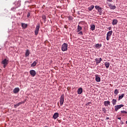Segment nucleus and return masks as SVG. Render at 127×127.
I'll return each instance as SVG.
<instances>
[{
    "label": "nucleus",
    "instance_id": "nucleus-20",
    "mask_svg": "<svg viewBox=\"0 0 127 127\" xmlns=\"http://www.w3.org/2000/svg\"><path fill=\"white\" fill-rule=\"evenodd\" d=\"M105 67H106L107 69L110 67V63L108 62H106L105 63Z\"/></svg>",
    "mask_w": 127,
    "mask_h": 127
},
{
    "label": "nucleus",
    "instance_id": "nucleus-19",
    "mask_svg": "<svg viewBox=\"0 0 127 127\" xmlns=\"http://www.w3.org/2000/svg\"><path fill=\"white\" fill-rule=\"evenodd\" d=\"M96 27V26H95V25L94 24H92L90 26V28L91 29V30H95V28Z\"/></svg>",
    "mask_w": 127,
    "mask_h": 127
},
{
    "label": "nucleus",
    "instance_id": "nucleus-4",
    "mask_svg": "<svg viewBox=\"0 0 127 127\" xmlns=\"http://www.w3.org/2000/svg\"><path fill=\"white\" fill-rule=\"evenodd\" d=\"M112 34H113V31H110L107 33V37H106L107 40H108V41L110 40V39L111 38V37L112 36Z\"/></svg>",
    "mask_w": 127,
    "mask_h": 127
},
{
    "label": "nucleus",
    "instance_id": "nucleus-5",
    "mask_svg": "<svg viewBox=\"0 0 127 127\" xmlns=\"http://www.w3.org/2000/svg\"><path fill=\"white\" fill-rule=\"evenodd\" d=\"M107 4L108 5L110 9H116V5L112 4V3L107 2Z\"/></svg>",
    "mask_w": 127,
    "mask_h": 127
},
{
    "label": "nucleus",
    "instance_id": "nucleus-36",
    "mask_svg": "<svg viewBox=\"0 0 127 127\" xmlns=\"http://www.w3.org/2000/svg\"><path fill=\"white\" fill-rule=\"evenodd\" d=\"M118 119V120H121V117H119Z\"/></svg>",
    "mask_w": 127,
    "mask_h": 127
},
{
    "label": "nucleus",
    "instance_id": "nucleus-30",
    "mask_svg": "<svg viewBox=\"0 0 127 127\" xmlns=\"http://www.w3.org/2000/svg\"><path fill=\"white\" fill-rule=\"evenodd\" d=\"M78 34H80V35H83V32L82 31H80L78 33Z\"/></svg>",
    "mask_w": 127,
    "mask_h": 127
},
{
    "label": "nucleus",
    "instance_id": "nucleus-16",
    "mask_svg": "<svg viewBox=\"0 0 127 127\" xmlns=\"http://www.w3.org/2000/svg\"><path fill=\"white\" fill-rule=\"evenodd\" d=\"M118 24V20L117 19H114L112 22L113 25H116Z\"/></svg>",
    "mask_w": 127,
    "mask_h": 127
},
{
    "label": "nucleus",
    "instance_id": "nucleus-23",
    "mask_svg": "<svg viewBox=\"0 0 127 127\" xmlns=\"http://www.w3.org/2000/svg\"><path fill=\"white\" fill-rule=\"evenodd\" d=\"M112 104L113 106H115L117 104V100L116 99H113L112 100Z\"/></svg>",
    "mask_w": 127,
    "mask_h": 127
},
{
    "label": "nucleus",
    "instance_id": "nucleus-28",
    "mask_svg": "<svg viewBox=\"0 0 127 127\" xmlns=\"http://www.w3.org/2000/svg\"><path fill=\"white\" fill-rule=\"evenodd\" d=\"M35 75H36V72L35 70H32V76H35Z\"/></svg>",
    "mask_w": 127,
    "mask_h": 127
},
{
    "label": "nucleus",
    "instance_id": "nucleus-29",
    "mask_svg": "<svg viewBox=\"0 0 127 127\" xmlns=\"http://www.w3.org/2000/svg\"><path fill=\"white\" fill-rule=\"evenodd\" d=\"M122 114H127V112L125 111H121Z\"/></svg>",
    "mask_w": 127,
    "mask_h": 127
},
{
    "label": "nucleus",
    "instance_id": "nucleus-1",
    "mask_svg": "<svg viewBox=\"0 0 127 127\" xmlns=\"http://www.w3.org/2000/svg\"><path fill=\"white\" fill-rule=\"evenodd\" d=\"M67 50H68V44L64 43L62 46V51L64 52Z\"/></svg>",
    "mask_w": 127,
    "mask_h": 127
},
{
    "label": "nucleus",
    "instance_id": "nucleus-15",
    "mask_svg": "<svg viewBox=\"0 0 127 127\" xmlns=\"http://www.w3.org/2000/svg\"><path fill=\"white\" fill-rule=\"evenodd\" d=\"M22 104H23V102H19L17 104H15L14 105V108H15V109H16V108H17V107H18L19 106H20V105H22Z\"/></svg>",
    "mask_w": 127,
    "mask_h": 127
},
{
    "label": "nucleus",
    "instance_id": "nucleus-13",
    "mask_svg": "<svg viewBox=\"0 0 127 127\" xmlns=\"http://www.w3.org/2000/svg\"><path fill=\"white\" fill-rule=\"evenodd\" d=\"M82 93H83V88L80 87V88H78L77 90V94L78 95H81V94H82Z\"/></svg>",
    "mask_w": 127,
    "mask_h": 127
},
{
    "label": "nucleus",
    "instance_id": "nucleus-12",
    "mask_svg": "<svg viewBox=\"0 0 127 127\" xmlns=\"http://www.w3.org/2000/svg\"><path fill=\"white\" fill-rule=\"evenodd\" d=\"M104 105L105 107H108L109 105L110 106V105H111V102L109 101H104Z\"/></svg>",
    "mask_w": 127,
    "mask_h": 127
},
{
    "label": "nucleus",
    "instance_id": "nucleus-17",
    "mask_svg": "<svg viewBox=\"0 0 127 127\" xmlns=\"http://www.w3.org/2000/svg\"><path fill=\"white\" fill-rule=\"evenodd\" d=\"M21 26H22V27H23V28L25 29V28H26V27H27V24H26L25 23H22Z\"/></svg>",
    "mask_w": 127,
    "mask_h": 127
},
{
    "label": "nucleus",
    "instance_id": "nucleus-27",
    "mask_svg": "<svg viewBox=\"0 0 127 127\" xmlns=\"http://www.w3.org/2000/svg\"><path fill=\"white\" fill-rule=\"evenodd\" d=\"M114 94H115V95H118L119 94V90L115 89L114 91Z\"/></svg>",
    "mask_w": 127,
    "mask_h": 127
},
{
    "label": "nucleus",
    "instance_id": "nucleus-32",
    "mask_svg": "<svg viewBox=\"0 0 127 127\" xmlns=\"http://www.w3.org/2000/svg\"><path fill=\"white\" fill-rule=\"evenodd\" d=\"M107 1H109V2H112L113 0H107Z\"/></svg>",
    "mask_w": 127,
    "mask_h": 127
},
{
    "label": "nucleus",
    "instance_id": "nucleus-8",
    "mask_svg": "<svg viewBox=\"0 0 127 127\" xmlns=\"http://www.w3.org/2000/svg\"><path fill=\"white\" fill-rule=\"evenodd\" d=\"M60 105L61 106H62L64 103V95H62L60 99Z\"/></svg>",
    "mask_w": 127,
    "mask_h": 127
},
{
    "label": "nucleus",
    "instance_id": "nucleus-18",
    "mask_svg": "<svg viewBox=\"0 0 127 127\" xmlns=\"http://www.w3.org/2000/svg\"><path fill=\"white\" fill-rule=\"evenodd\" d=\"M124 96H125L124 94H122L121 95L119 96V101H120V100H122V99H123Z\"/></svg>",
    "mask_w": 127,
    "mask_h": 127
},
{
    "label": "nucleus",
    "instance_id": "nucleus-33",
    "mask_svg": "<svg viewBox=\"0 0 127 127\" xmlns=\"http://www.w3.org/2000/svg\"><path fill=\"white\" fill-rule=\"evenodd\" d=\"M30 73L31 75L32 76V70H31L30 71Z\"/></svg>",
    "mask_w": 127,
    "mask_h": 127
},
{
    "label": "nucleus",
    "instance_id": "nucleus-31",
    "mask_svg": "<svg viewBox=\"0 0 127 127\" xmlns=\"http://www.w3.org/2000/svg\"><path fill=\"white\" fill-rule=\"evenodd\" d=\"M102 111L104 112V113H106V108H103Z\"/></svg>",
    "mask_w": 127,
    "mask_h": 127
},
{
    "label": "nucleus",
    "instance_id": "nucleus-7",
    "mask_svg": "<svg viewBox=\"0 0 127 127\" xmlns=\"http://www.w3.org/2000/svg\"><path fill=\"white\" fill-rule=\"evenodd\" d=\"M124 107V105L121 104L119 105H116L115 106V110L116 112H117L118 110H120L121 108H123Z\"/></svg>",
    "mask_w": 127,
    "mask_h": 127
},
{
    "label": "nucleus",
    "instance_id": "nucleus-35",
    "mask_svg": "<svg viewBox=\"0 0 127 127\" xmlns=\"http://www.w3.org/2000/svg\"><path fill=\"white\" fill-rule=\"evenodd\" d=\"M90 104H91V102H88L87 103L88 105H90Z\"/></svg>",
    "mask_w": 127,
    "mask_h": 127
},
{
    "label": "nucleus",
    "instance_id": "nucleus-11",
    "mask_svg": "<svg viewBox=\"0 0 127 127\" xmlns=\"http://www.w3.org/2000/svg\"><path fill=\"white\" fill-rule=\"evenodd\" d=\"M95 80L96 82H101V77L99 76V75H95Z\"/></svg>",
    "mask_w": 127,
    "mask_h": 127
},
{
    "label": "nucleus",
    "instance_id": "nucleus-38",
    "mask_svg": "<svg viewBox=\"0 0 127 127\" xmlns=\"http://www.w3.org/2000/svg\"><path fill=\"white\" fill-rule=\"evenodd\" d=\"M107 120H109V118H107Z\"/></svg>",
    "mask_w": 127,
    "mask_h": 127
},
{
    "label": "nucleus",
    "instance_id": "nucleus-2",
    "mask_svg": "<svg viewBox=\"0 0 127 127\" xmlns=\"http://www.w3.org/2000/svg\"><path fill=\"white\" fill-rule=\"evenodd\" d=\"M96 9L98 10L99 12V15H102V12H103V9H102V7H100V6L96 5L95 6Z\"/></svg>",
    "mask_w": 127,
    "mask_h": 127
},
{
    "label": "nucleus",
    "instance_id": "nucleus-3",
    "mask_svg": "<svg viewBox=\"0 0 127 127\" xmlns=\"http://www.w3.org/2000/svg\"><path fill=\"white\" fill-rule=\"evenodd\" d=\"M1 64H3V68H5L6 66H7V64H8V60L6 59H4L2 62Z\"/></svg>",
    "mask_w": 127,
    "mask_h": 127
},
{
    "label": "nucleus",
    "instance_id": "nucleus-9",
    "mask_svg": "<svg viewBox=\"0 0 127 127\" xmlns=\"http://www.w3.org/2000/svg\"><path fill=\"white\" fill-rule=\"evenodd\" d=\"M102 58H97L95 59V61H96V63L97 64V65H98L99 64H100V63H101V62L102 61Z\"/></svg>",
    "mask_w": 127,
    "mask_h": 127
},
{
    "label": "nucleus",
    "instance_id": "nucleus-6",
    "mask_svg": "<svg viewBox=\"0 0 127 127\" xmlns=\"http://www.w3.org/2000/svg\"><path fill=\"white\" fill-rule=\"evenodd\" d=\"M39 28H40V26L39 25L36 26V27L34 31L35 35H37L38 34V33L39 32Z\"/></svg>",
    "mask_w": 127,
    "mask_h": 127
},
{
    "label": "nucleus",
    "instance_id": "nucleus-21",
    "mask_svg": "<svg viewBox=\"0 0 127 127\" xmlns=\"http://www.w3.org/2000/svg\"><path fill=\"white\" fill-rule=\"evenodd\" d=\"M82 30V27L80 26V25H78L77 27V32H80Z\"/></svg>",
    "mask_w": 127,
    "mask_h": 127
},
{
    "label": "nucleus",
    "instance_id": "nucleus-10",
    "mask_svg": "<svg viewBox=\"0 0 127 127\" xmlns=\"http://www.w3.org/2000/svg\"><path fill=\"white\" fill-rule=\"evenodd\" d=\"M13 92L14 94H17V93H18L19 92V88H18V87L15 88L13 89Z\"/></svg>",
    "mask_w": 127,
    "mask_h": 127
},
{
    "label": "nucleus",
    "instance_id": "nucleus-37",
    "mask_svg": "<svg viewBox=\"0 0 127 127\" xmlns=\"http://www.w3.org/2000/svg\"><path fill=\"white\" fill-rule=\"evenodd\" d=\"M31 67H32V64H31Z\"/></svg>",
    "mask_w": 127,
    "mask_h": 127
},
{
    "label": "nucleus",
    "instance_id": "nucleus-24",
    "mask_svg": "<svg viewBox=\"0 0 127 127\" xmlns=\"http://www.w3.org/2000/svg\"><path fill=\"white\" fill-rule=\"evenodd\" d=\"M95 46H96V48H101V47H102V45L97 44L95 45Z\"/></svg>",
    "mask_w": 127,
    "mask_h": 127
},
{
    "label": "nucleus",
    "instance_id": "nucleus-26",
    "mask_svg": "<svg viewBox=\"0 0 127 127\" xmlns=\"http://www.w3.org/2000/svg\"><path fill=\"white\" fill-rule=\"evenodd\" d=\"M37 64V61L34 62L32 64V66L34 67L35 66H36Z\"/></svg>",
    "mask_w": 127,
    "mask_h": 127
},
{
    "label": "nucleus",
    "instance_id": "nucleus-22",
    "mask_svg": "<svg viewBox=\"0 0 127 127\" xmlns=\"http://www.w3.org/2000/svg\"><path fill=\"white\" fill-rule=\"evenodd\" d=\"M94 7H95V6L94 5H91L90 7H88V10L91 11L92 10L94 9Z\"/></svg>",
    "mask_w": 127,
    "mask_h": 127
},
{
    "label": "nucleus",
    "instance_id": "nucleus-14",
    "mask_svg": "<svg viewBox=\"0 0 127 127\" xmlns=\"http://www.w3.org/2000/svg\"><path fill=\"white\" fill-rule=\"evenodd\" d=\"M59 117V113H55L54 114L53 118V119H54V120H56V119H57V118H58Z\"/></svg>",
    "mask_w": 127,
    "mask_h": 127
},
{
    "label": "nucleus",
    "instance_id": "nucleus-34",
    "mask_svg": "<svg viewBox=\"0 0 127 127\" xmlns=\"http://www.w3.org/2000/svg\"><path fill=\"white\" fill-rule=\"evenodd\" d=\"M27 16L28 17L29 16H30V13H28L27 15Z\"/></svg>",
    "mask_w": 127,
    "mask_h": 127
},
{
    "label": "nucleus",
    "instance_id": "nucleus-25",
    "mask_svg": "<svg viewBox=\"0 0 127 127\" xmlns=\"http://www.w3.org/2000/svg\"><path fill=\"white\" fill-rule=\"evenodd\" d=\"M29 51L28 50H27L26 51V53H25V56L26 57H27V56H28L29 55Z\"/></svg>",
    "mask_w": 127,
    "mask_h": 127
}]
</instances>
